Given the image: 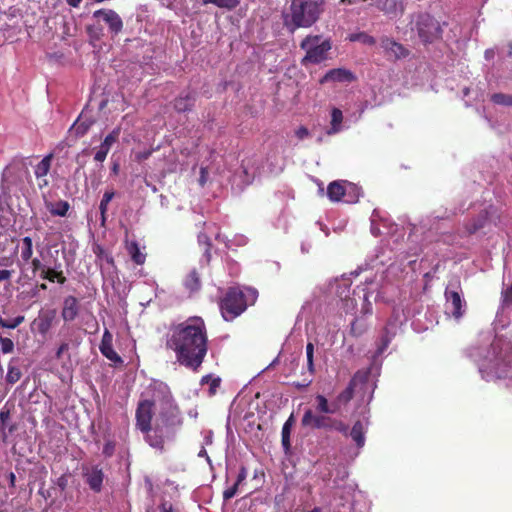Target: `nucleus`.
<instances>
[{
	"instance_id": "6e6552de",
	"label": "nucleus",
	"mask_w": 512,
	"mask_h": 512,
	"mask_svg": "<svg viewBox=\"0 0 512 512\" xmlns=\"http://www.w3.org/2000/svg\"><path fill=\"white\" fill-rule=\"evenodd\" d=\"M94 19L102 20L109 28L110 33L117 35L123 29V21L119 14L112 9H99L93 12Z\"/></svg>"
},
{
	"instance_id": "2f4dec72",
	"label": "nucleus",
	"mask_w": 512,
	"mask_h": 512,
	"mask_svg": "<svg viewBox=\"0 0 512 512\" xmlns=\"http://www.w3.org/2000/svg\"><path fill=\"white\" fill-rule=\"evenodd\" d=\"M343 121V113L338 108H333L331 111V127L327 130V134H335L341 130V124Z\"/></svg>"
},
{
	"instance_id": "473e14b6",
	"label": "nucleus",
	"mask_w": 512,
	"mask_h": 512,
	"mask_svg": "<svg viewBox=\"0 0 512 512\" xmlns=\"http://www.w3.org/2000/svg\"><path fill=\"white\" fill-rule=\"evenodd\" d=\"M350 436L355 441L358 447L365 444L364 427L361 421H356L350 431Z\"/></svg>"
},
{
	"instance_id": "aec40b11",
	"label": "nucleus",
	"mask_w": 512,
	"mask_h": 512,
	"mask_svg": "<svg viewBox=\"0 0 512 512\" xmlns=\"http://www.w3.org/2000/svg\"><path fill=\"white\" fill-rule=\"evenodd\" d=\"M61 264H55L54 267H46L43 268L40 273V278L43 280H47L49 282H57L60 285H63L66 283L67 278L64 275V272L61 268Z\"/></svg>"
},
{
	"instance_id": "c9c22d12",
	"label": "nucleus",
	"mask_w": 512,
	"mask_h": 512,
	"mask_svg": "<svg viewBox=\"0 0 512 512\" xmlns=\"http://www.w3.org/2000/svg\"><path fill=\"white\" fill-rule=\"evenodd\" d=\"M214 4L219 8L234 9L239 5V0H203V4Z\"/></svg>"
},
{
	"instance_id": "7c9ffc66",
	"label": "nucleus",
	"mask_w": 512,
	"mask_h": 512,
	"mask_svg": "<svg viewBox=\"0 0 512 512\" xmlns=\"http://www.w3.org/2000/svg\"><path fill=\"white\" fill-rule=\"evenodd\" d=\"M21 252L20 257L23 263H28L33 256V241L29 236H25L21 240Z\"/></svg>"
},
{
	"instance_id": "e433bc0d",
	"label": "nucleus",
	"mask_w": 512,
	"mask_h": 512,
	"mask_svg": "<svg viewBox=\"0 0 512 512\" xmlns=\"http://www.w3.org/2000/svg\"><path fill=\"white\" fill-rule=\"evenodd\" d=\"M152 388L154 391L161 393L166 401H170L172 396L169 387L166 384L162 382H155L152 385Z\"/></svg>"
},
{
	"instance_id": "5701e85b",
	"label": "nucleus",
	"mask_w": 512,
	"mask_h": 512,
	"mask_svg": "<svg viewBox=\"0 0 512 512\" xmlns=\"http://www.w3.org/2000/svg\"><path fill=\"white\" fill-rule=\"evenodd\" d=\"M294 423L295 419L293 414H291L282 427L281 444L286 454L289 453L291 449L290 435Z\"/></svg>"
},
{
	"instance_id": "ddd939ff",
	"label": "nucleus",
	"mask_w": 512,
	"mask_h": 512,
	"mask_svg": "<svg viewBox=\"0 0 512 512\" xmlns=\"http://www.w3.org/2000/svg\"><path fill=\"white\" fill-rule=\"evenodd\" d=\"M447 309L455 319H460L464 314V301L457 291H445Z\"/></svg>"
},
{
	"instance_id": "c756f323",
	"label": "nucleus",
	"mask_w": 512,
	"mask_h": 512,
	"mask_svg": "<svg viewBox=\"0 0 512 512\" xmlns=\"http://www.w3.org/2000/svg\"><path fill=\"white\" fill-rule=\"evenodd\" d=\"M16 362H18V359L12 358L8 364V371L5 379L6 382L11 385L18 382L22 377V372L20 368L15 365Z\"/></svg>"
},
{
	"instance_id": "c85d7f7f",
	"label": "nucleus",
	"mask_w": 512,
	"mask_h": 512,
	"mask_svg": "<svg viewBox=\"0 0 512 512\" xmlns=\"http://www.w3.org/2000/svg\"><path fill=\"white\" fill-rule=\"evenodd\" d=\"M345 197L344 201L346 203H356L362 195V190L359 186L354 183L345 181Z\"/></svg>"
},
{
	"instance_id": "58836bf2",
	"label": "nucleus",
	"mask_w": 512,
	"mask_h": 512,
	"mask_svg": "<svg viewBox=\"0 0 512 512\" xmlns=\"http://www.w3.org/2000/svg\"><path fill=\"white\" fill-rule=\"evenodd\" d=\"M1 351L3 354L12 353L14 350V343L10 338H0Z\"/></svg>"
},
{
	"instance_id": "69168bd1",
	"label": "nucleus",
	"mask_w": 512,
	"mask_h": 512,
	"mask_svg": "<svg viewBox=\"0 0 512 512\" xmlns=\"http://www.w3.org/2000/svg\"><path fill=\"white\" fill-rule=\"evenodd\" d=\"M94 252H95V254L97 255V257H98V258H101V259H102V257L106 254V253L104 252V250H103L100 246H98V247H97V250H95Z\"/></svg>"
},
{
	"instance_id": "bf43d9fd",
	"label": "nucleus",
	"mask_w": 512,
	"mask_h": 512,
	"mask_svg": "<svg viewBox=\"0 0 512 512\" xmlns=\"http://www.w3.org/2000/svg\"><path fill=\"white\" fill-rule=\"evenodd\" d=\"M331 49V42L329 40L322 41V61L325 60V53Z\"/></svg>"
},
{
	"instance_id": "f8f14e48",
	"label": "nucleus",
	"mask_w": 512,
	"mask_h": 512,
	"mask_svg": "<svg viewBox=\"0 0 512 512\" xmlns=\"http://www.w3.org/2000/svg\"><path fill=\"white\" fill-rule=\"evenodd\" d=\"M376 7L390 18L402 16L405 11L404 0H377Z\"/></svg>"
},
{
	"instance_id": "a18cd8bd",
	"label": "nucleus",
	"mask_w": 512,
	"mask_h": 512,
	"mask_svg": "<svg viewBox=\"0 0 512 512\" xmlns=\"http://www.w3.org/2000/svg\"><path fill=\"white\" fill-rule=\"evenodd\" d=\"M390 343V337L388 336V332L385 329V334L381 337V346L378 348V354H382L384 350L388 347Z\"/></svg>"
},
{
	"instance_id": "dca6fc26",
	"label": "nucleus",
	"mask_w": 512,
	"mask_h": 512,
	"mask_svg": "<svg viewBox=\"0 0 512 512\" xmlns=\"http://www.w3.org/2000/svg\"><path fill=\"white\" fill-rule=\"evenodd\" d=\"M56 318V310L50 309L46 311H40L38 318L35 319L34 324L37 327L38 332L41 335H46L52 327V324Z\"/></svg>"
},
{
	"instance_id": "09e8293b",
	"label": "nucleus",
	"mask_w": 512,
	"mask_h": 512,
	"mask_svg": "<svg viewBox=\"0 0 512 512\" xmlns=\"http://www.w3.org/2000/svg\"><path fill=\"white\" fill-rule=\"evenodd\" d=\"M10 418V410L6 407V405L0 410V422L4 426L6 422Z\"/></svg>"
},
{
	"instance_id": "4468645a",
	"label": "nucleus",
	"mask_w": 512,
	"mask_h": 512,
	"mask_svg": "<svg viewBox=\"0 0 512 512\" xmlns=\"http://www.w3.org/2000/svg\"><path fill=\"white\" fill-rule=\"evenodd\" d=\"M120 128H114L104 139V141L99 146L98 151L94 155V160L97 162H103L107 154L109 153L112 145H114L120 136Z\"/></svg>"
},
{
	"instance_id": "4c0bfd02",
	"label": "nucleus",
	"mask_w": 512,
	"mask_h": 512,
	"mask_svg": "<svg viewBox=\"0 0 512 512\" xmlns=\"http://www.w3.org/2000/svg\"><path fill=\"white\" fill-rule=\"evenodd\" d=\"M114 196L115 192L113 190L105 191L99 205L100 212L108 211V205Z\"/></svg>"
},
{
	"instance_id": "de8ad7c7",
	"label": "nucleus",
	"mask_w": 512,
	"mask_h": 512,
	"mask_svg": "<svg viewBox=\"0 0 512 512\" xmlns=\"http://www.w3.org/2000/svg\"><path fill=\"white\" fill-rule=\"evenodd\" d=\"M306 354H307L308 367L310 370H312V367H313V344L312 343L307 344Z\"/></svg>"
},
{
	"instance_id": "6e6d98bb",
	"label": "nucleus",
	"mask_w": 512,
	"mask_h": 512,
	"mask_svg": "<svg viewBox=\"0 0 512 512\" xmlns=\"http://www.w3.org/2000/svg\"><path fill=\"white\" fill-rule=\"evenodd\" d=\"M89 129V125H85L84 123H76V133L78 135H84Z\"/></svg>"
},
{
	"instance_id": "423d86ee",
	"label": "nucleus",
	"mask_w": 512,
	"mask_h": 512,
	"mask_svg": "<svg viewBox=\"0 0 512 512\" xmlns=\"http://www.w3.org/2000/svg\"><path fill=\"white\" fill-rule=\"evenodd\" d=\"M155 402L153 400L145 399L138 402L135 411V426L141 432H148L152 426V419L154 416Z\"/></svg>"
},
{
	"instance_id": "6ab92c4d",
	"label": "nucleus",
	"mask_w": 512,
	"mask_h": 512,
	"mask_svg": "<svg viewBox=\"0 0 512 512\" xmlns=\"http://www.w3.org/2000/svg\"><path fill=\"white\" fill-rule=\"evenodd\" d=\"M380 44L385 52L392 54L395 58H404L409 54V51L401 43L389 37L381 38Z\"/></svg>"
},
{
	"instance_id": "338daca9",
	"label": "nucleus",
	"mask_w": 512,
	"mask_h": 512,
	"mask_svg": "<svg viewBox=\"0 0 512 512\" xmlns=\"http://www.w3.org/2000/svg\"><path fill=\"white\" fill-rule=\"evenodd\" d=\"M71 7H78L82 0H66Z\"/></svg>"
},
{
	"instance_id": "20e7f679",
	"label": "nucleus",
	"mask_w": 512,
	"mask_h": 512,
	"mask_svg": "<svg viewBox=\"0 0 512 512\" xmlns=\"http://www.w3.org/2000/svg\"><path fill=\"white\" fill-rule=\"evenodd\" d=\"M368 381V373L358 371L350 380L348 386L336 397L335 400L329 402L322 396V413H338L346 406L354 396V390L358 384H365Z\"/></svg>"
},
{
	"instance_id": "0eeeda50",
	"label": "nucleus",
	"mask_w": 512,
	"mask_h": 512,
	"mask_svg": "<svg viewBox=\"0 0 512 512\" xmlns=\"http://www.w3.org/2000/svg\"><path fill=\"white\" fill-rule=\"evenodd\" d=\"M144 434L145 442L152 448L163 452L165 449V439L169 438V431L167 424L156 423L150 427L148 432H142Z\"/></svg>"
},
{
	"instance_id": "9d476101",
	"label": "nucleus",
	"mask_w": 512,
	"mask_h": 512,
	"mask_svg": "<svg viewBox=\"0 0 512 512\" xmlns=\"http://www.w3.org/2000/svg\"><path fill=\"white\" fill-rule=\"evenodd\" d=\"M99 350L101 354L113 362L115 366L123 364V359L113 348V335L107 328L104 329Z\"/></svg>"
},
{
	"instance_id": "49530a36",
	"label": "nucleus",
	"mask_w": 512,
	"mask_h": 512,
	"mask_svg": "<svg viewBox=\"0 0 512 512\" xmlns=\"http://www.w3.org/2000/svg\"><path fill=\"white\" fill-rule=\"evenodd\" d=\"M295 135L299 140H304L309 137L310 132L305 126H301L295 131Z\"/></svg>"
},
{
	"instance_id": "393cba45",
	"label": "nucleus",
	"mask_w": 512,
	"mask_h": 512,
	"mask_svg": "<svg viewBox=\"0 0 512 512\" xmlns=\"http://www.w3.org/2000/svg\"><path fill=\"white\" fill-rule=\"evenodd\" d=\"M322 429L335 430L348 435V426L339 419H334L328 416H322Z\"/></svg>"
},
{
	"instance_id": "864d4df0",
	"label": "nucleus",
	"mask_w": 512,
	"mask_h": 512,
	"mask_svg": "<svg viewBox=\"0 0 512 512\" xmlns=\"http://www.w3.org/2000/svg\"><path fill=\"white\" fill-rule=\"evenodd\" d=\"M68 485V479L65 475H62L60 476L58 479H57V486L62 490L64 491L66 489Z\"/></svg>"
},
{
	"instance_id": "8fccbe9b",
	"label": "nucleus",
	"mask_w": 512,
	"mask_h": 512,
	"mask_svg": "<svg viewBox=\"0 0 512 512\" xmlns=\"http://www.w3.org/2000/svg\"><path fill=\"white\" fill-rule=\"evenodd\" d=\"M246 478H247V469H246V467L241 466L239 473L237 475V480H236L235 484H237V486L241 485L243 483V481H245Z\"/></svg>"
},
{
	"instance_id": "2eb2a0df",
	"label": "nucleus",
	"mask_w": 512,
	"mask_h": 512,
	"mask_svg": "<svg viewBox=\"0 0 512 512\" xmlns=\"http://www.w3.org/2000/svg\"><path fill=\"white\" fill-rule=\"evenodd\" d=\"M196 102V93L186 91L180 93L173 101V108L178 113L190 112Z\"/></svg>"
},
{
	"instance_id": "37998d69",
	"label": "nucleus",
	"mask_w": 512,
	"mask_h": 512,
	"mask_svg": "<svg viewBox=\"0 0 512 512\" xmlns=\"http://www.w3.org/2000/svg\"><path fill=\"white\" fill-rule=\"evenodd\" d=\"M29 262H31V269H32L33 275H36L37 272L41 273L42 269L46 268V266L43 265L42 262L40 261V259L37 257L31 258V260Z\"/></svg>"
},
{
	"instance_id": "a878e982",
	"label": "nucleus",
	"mask_w": 512,
	"mask_h": 512,
	"mask_svg": "<svg viewBox=\"0 0 512 512\" xmlns=\"http://www.w3.org/2000/svg\"><path fill=\"white\" fill-rule=\"evenodd\" d=\"M126 250L135 264L143 265L145 263L146 254L141 252L139 244L136 241L126 242Z\"/></svg>"
},
{
	"instance_id": "7ed1b4c3",
	"label": "nucleus",
	"mask_w": 512,
	"mask_h": 512,
	"mask_svg": "<svg viewBox=\"0 0 512 512\" xmlns=\"http://www.w3.org/2000/svg\"><path fill=\"white\" fill-rule=\"evenodd\" d=\"M257 298V292L248 289L247 293L238 287H230L219 303L222 317L226 321H232L240 316L248 307L249 302L253 304Z\"/></svg>"
},
{
	"instance_id": "4d7b16f0",
	"label": "nucleus",
	"mask_w": 512,
	"mask_h": 512,
	"mask_svg": "<svg viewBox=\"0 0 512 512\" xmlns=\"http://www.w3.org/2000/svg\"><path fill=\"white\" fill-rule=\"evenodd\" d=\"M37 179V186L40 190L48 187L49 181L47 179V176H43V178H36Z\"/></svg>"
},
{
	"instance_id": "5fc2aeb1",
	"label": "nucleus",
	"mask_w": 512,
	"mask_h": 512,
	"mask_svg": "<svg viewBox=\"0 0 512 512\" xmlns=\"http://www.w3.org/2000/svg\"><path fill=\"white\" fill-rule=\"evenodd\" d=\"M159 509H160V512H176L173 509L172 504L169 502H166V501L161 503V505L159 506Z\"/></svg>"
},
{
	"instance_id": "f3484780",
	"label": "nucleus",
	"mask_w": 512,
	"mask_h": 512,
	"mask_svg": "<svg viewBox=\"0 0 512 512\" xmlns=\"http://www.w3.org/2000/svg\"><path fill=\"white\" fill-rule=\"evenodd\" d=\"M316 410L307 409L302 417L301 425L306 429L320 428V395L316 396Z\"/></svg>"
},
{
	"instance_id": "1a4fd4ad",
	"label": "nucleus",
	"mask_w": 512,
	"mask_h": 512,
	"mask_svg": "<svg viewBox=\"0 0 512 512\" xmlns=\"http://www.w3.org/2000/svg\"><path fill=\"white\" fill-rule=\"evenodd\" d=\"M301 48L306 51L305 57L302 59V64L307 66L309 64L320 63V37L308 36L302 43Z\"/></svg>"
},
{
	"instance_id": "3c124183",
	"label": "nucleus",
	"mask_w": 512,
	"mask_h": 512,
	"mask_svg": "<svg viewBox=\"0 0 512 512\" xmlns=\"http://www.w3.org/2000/svg\"><path fill=\"white\" fill-rule=\"evenodd\" d=\"M151 155H152V150H144V151H141V152L137 153V155H136V159H137L138 161H145V160H147Z\"/></svg>"
},
{
	"instance_id": "e2e57ef3",
	"label": "nucleus",
	"mask_w": 512,
	"mask_h": 512,
	"mask_svg": "<svg viewBox=\"0 0 512 512\" xmlns=\"http://www.w3.org/2000/svg\"><path fill=\"white\" fill-rule=\"evenodd\" d=\"M102 259H104L108 264H110V265H112V266L114 265V258H113V256H112L111 254L106 253V254L102 257Z\"/></svg>"
},
{
	"instance_id": "cd10ccee",
	"label": "nucleus",
	"mask_w": 512,
	"mask_h": 512,
	"mask_svg": "<svg viewBox=\"0 0 512 512\" xmlns=\"http://www.w3.org/2000/svg\"><path fill=\"white\" fill-rule=\"evenodd\" d=\"M54 158L53 153L46 155L34 168V175L36 178H43L47 176L51 169L52 160Z\"/></svg>"
},
{
	"instance_id": "ea45409f",
	"label": "nucleus",
	"mask_w": 512,
	"mask_h": 512,
	"mask_svg": "<svg viewBox=\"0 0 512 512\" xmlns=\"http://www.w3.org/2000/svg\"><path fill=\"white\" fill-rule=\"evenodd\" d=\"M502 306H512V284L502 291Z\"/></svg>"
},
{
	"instance_id": "4be33fe9",
	"label": "nucleus",
	"mask_w": 512,
	"mask_h": 512,
	"mask_svg": "<svg viewBox=\"0 0 512 512\" xmlns=\"http://www.w3.org/2000/svg\"><path fill=\"white\" fill-rule=\"evenodd\" d=\"M345 192V181H333L327 187V196L332 202L344 199Z\"/></svg>"
},
{
	"instance_id": "603ef678",
	"label": "nucleus",
	"mask_w": 512,
	"mask_h": 512,
	"mask_svg": "<svg viewBox=\"0 0 512 512\" xmlns=\"http://www.w3.org/2000/svg\"><path fill=\"white\" fill-rule=\"evenodd\" d=\"M69 344L67 342H63L56 351V358L60 359L64 352L68 351Z\"/></svg>"
},
{
	"instance_id": "c03bdc74",
	"label": "nucleus",
	"mask_w": 512,
	"mask_h": 512,
	"mask_svg": "<svg viewBox=\"0 0 512 512\" xmlns=\"http://www.w3.org/2000/svg\"><path fill=\"white\" fill-rule=\"evenodd\" d=\"M238 487L237 484L234 483L233 486L229 487L228 489H226L224 492H223V499L224 500H230L231 498H233L237 491H238Z\"/></svg>"
},
{
	"instance_id": "39448f33",
	"label": "nucleus",
	"mask_w": 512,
	"mask_h": 512,
	"mask_svg": "<svg viewBox=\"0 0 512 512\" xmlns=\"http://www.w3.org/2000/svg\"><path fill=\"white\" fill-rule=\"evenodd\" d=\"M412 30L416 31L424 45L440 40L443 33L440 22L429 13H419L416 16Z\"/></svg>"
},
{
	"instance_id": "9b49d317",
	"label": "nucleus",
	"mask_w": 512,
	"mask_h": 512,
	"mask_svg": "<svg viewBox=\"0 0 512 512\" xmlns=\"http://www.w3.org/2000/svg\"><path fill=\"white\" fill-rule=\"evenodd\" d=\"M357 80V76L349 69L346 68H334L327 71L322 76V83L331 82V83H341V84H349L355 82Z\"/></svg>"
},
{
	"instance_id": "680f3d73",
	"label": "nucleus",
	"mask_w": 512,
	"mask_h": 512,
	"mask_svg": "<svg viewBox=\"0 0 512 512\" xmlns=\"http://www.w3.org/2000/svg\"><path fill=\"white\" fill-rule=\"evenodd\" d=\"M351 332H352L355 336H359V335H361L362 330H357V320H356V321H354V322L351 324Z\"/></svg>"
},
{
	"instance_id": "f03ea898",
	"label": "nucleus",
	"mask_w": 512,
	"mask_h": 512,
	"mask_svg": "<svg viewBox=\"0 0 512 512\" xmlns=\"http://www.w3.org/2000/svg\"><path fill=\"white\" fill-rule=\"evenodd\" d=\"M320 8L315 0H292L289 12L283 13L287 29L294 32L299 27H309L319 17Z\"/></svg>"
},
{
	"instance_id": "f704fd0d",
	"label": "nucleus",
	"mask_w": 512,
	"mask_h": 512,
	"mask_svg": "<svg viewBox=\"0 0 512 512\" xmlns=\"http://www.w3.org/2000/svg\"><path fill=\"white\" fill-rule=\"evenodd\" d=\"M490 100L501 106H512V95L505 93H494L491 95Z\"/></svg>"
},
{
	"instance_id": "79ce46f5",
	"label": "nucleus",
	"mask_w": 512,
	"mask_h": 512,
	"mask_svg": "<svg viewBox=\"0 0 512 512\" xmlns=\"http://www.w3.org/2000/svg\"><path fill=\"white\" fill-rule=\"evenodd\" d=\"M25 320V317L23 315H18L17 317L13 318L12 320L7 321L6 320V326L5 328L8 329H15L19 325H21Z\"/></svg>"
},
{
	"instance_id": "a19ab883",
	"label": "nucleus",
	"mask_w": 512,
	"mask_h": 512,
	"mask_svg": "<svg viewBox=\"0 0 512 512\" xmlns=\"http://www.w3.org/2000/svg\"><path fill=\"white\" fill-rule=\"evenodd\" d=\"M115 447H116V443L112 440H108L105 442L104 446H103V455L107 458H110L113 456L114 452H115Z\"/></svg>"
},
{
	"instance_id": "412c9836",
	"label": "nucleus",
	"mask_w": 512,
	"mask_h": 512,
	"mask_svg": "<svg viewBox=\"0 0 512 512\" xmlns=\"http://www.w3.org/2000/svg\"><path fill=\"white\" fill-rule=\"evenodd\" d=\"M86 478V483L89 485L90 489L94 492H100L102 489L104 474L102 469L97 466L92 467L84 473Z\"/></svg>"
},
{
	"instance_id": "0e129e2a",
	"label": "nucleus",
	"mask_w": 512,
	"mask_h": 512,
	"mask_svg": "<svg viewBox=\"0 0 512 512\" xmlns=\"http://www.w3.org/2000/svg\"><path fill=\"white\" fill-rule=\"evenodd\" d=\"M206 173H207L206 168H201V170H200V174H201V176H200V183H201L202 186L205 184V181H206L205 180Z\"/></svg>"
},
{
	"instance_id": "13d9d810",
	"label": "nucleus",
	"mask_w": 512,
	"mask_h": 512,
	"mask_svg": "<svg viewBox=\"0 0 512 512\" xmlns=\"http://www.w3.org/2000/svg\"><path fill=\"white\" fill-rule=\"evenodd\" d=\"M12 276V271L0 269V283L9 280Z\"/></svg>"
},
{
	"instance_id": "b1692460",
	"label": "nucleus",
	"mask_w": 512,
	"mask_h": 512,
	"mask_svg": "<svg viewBox=\"0 0 512 512\" xmlns=\"http://www.w3.org/2000/svg\"><path fill=\"white\" fill-rule=\"evenodd\" d=\"M45 206L53 216L64 217L67 215L70 204L65 200H59L57 202L45 201Z\"/></svg>"
},
{
	"instance_id": "a211bd4d",
	"label": "nucleus",
	"mask_w": 512,
	"mask_h": 512,
	"mask_svg": "<svg viewBox=\"0 0 512 512\" xmlns=\"http://www.w3.org/2000/svg\"><path fill=\"white\" fill-rule=\"evenodd\" d=\"M79 302L75 296H67L63 301L61 316L64 321L71 322L76 319L79 314Z\"/></svg>"
},
{
	"instance_id": "052dcab7",
	"label": "nucleus",
	"mask_w": 512,
	"mask_h": 512,
	"mask_svg": "<svg viewBox=\"0 0 512 512\" xmlns=\"http://www.w3.org/2000/svg\"><path fill=\"white\" fill-rule=\"evenodd\" d=\"M220 386V379L219 378H214L211 380V384H210V392L211 393H215V390Z\"/></svg>"
},
{
	"instance_id": "bb28decb",
	"label": "nucleus",
	"mask_w": 512,
	"mask_h": 512,
	"mask_svg": "<svg viewBox=\"0 0 512 512\" xmlns=\"http://www.w3.org/2000/svg\"><path fill=\"white\" fill-rule=\"evenodd\" d=\"M183 284L190 293L197 292L201 288L200 275L196 269L191 270L186 275Z\"/></svg>"
},
{
	"instance_id": "72a5a7b5",
	"label": "nucleus",
	"mask_w": 512,
	"mask_h": 512,
	"mask_svg": "<svg viewBox=\"0 0 512 512\" xmlns=\"http://www.w3.org/2000/svg\"><path fill=\"white\" fill-rule=\"evenodd\" d=\"M348 40L351 42H361L364 45L369 46H372L376 43V39L365 32L352 33L348 36Z\"/></svg>"
},
{
	"instance_id": "774afa93",
	"label": "nucleus",
	"mask_w": 512,
	"mask_h": 512,
	"mask_svg": "<svg viewBox=\"0 0 512 512\" xmlns=\"http://www.w3.org/2000/svg\"><path fill=\"white\" fill-rule=\"evenodd\" d=\"M101 215V225L105 226L106 220H107V211L100 212Z\"/></svg>"
},
{
	"instance_id": "f257e3e1",
	"label": "nucleus",
	"mask_w": 512,
	"mask_h": 512,
	"mask_svg": "<svg viewBox=\"0 0 512 512\" xmlns=\"http://www.w3.org/2000/svg\"><path fill=\"white\" fill-rule=\"evenodd\" d=\"M166 347L175 353L179 365L197 372L208 352V331L204 319L191 316L172 324L167 334Z\"/></svg>"
}]
</instances>
